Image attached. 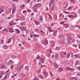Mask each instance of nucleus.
<instances>
[{
    "label": "nucleus",
    "mask_w": 80,
    "mask_h": 80,
    "mask_svg": "<svg viewBox=\"0 0 80 80\" xmlns=\"http://www.w3.org/2000/svg\"><path fill=\"white\" fill-rule=\"evenodd\" d=\"M1 68H5V66L2 65H1Z\"/></svg>",
    "instance_id": "79ce46f5"
},
{
    "label": "nucleus",
    "mask_w": 80,
    "mask_h": 80,
    "mask_svg": "<svg viewBox=\"0 0 80 80\" xmlns=\"http://www.w3.org/2000/svg\"><path fill=\"white\" fill-rule=\"evenodd\" d=\"M44 74L45 76H47V75H48V74H47V72H44Z\"/></svg>",
    "instance_id": "49530a36"
},
{
    "label": "nucleus",
    "mask_w": 80,
    "mask_h": 80,
    "mask_svg": "<svg viewBox=\"0 0 80 80\" xmlns=\"http://www.w3.org/2000/svg\"><path fill=\"white\" fill-rule=\"evenodd\" d=\"M2 32H8V29L6 28L3 29L2 30Z\"/></svg>",
    "instance_id": "bb28decb"
},
{
    "label": "nucleus",
    "mask_w": 80,
    "mask_h": 80,
    "mask_svg": "<svg viewBox=\"0 0 80 80\" xmlns=\"http://www.w3.org/2000/svg\"><path fill=\"white\" fill-rule=\"evenodd\" d=\"M69 68L68 67H67L65 69V70H66V71L69 70Z\"/></svg>",
    "instance_id": "c9c22d12"
},
{
    "label": "nucleus",
    "mask_w": 80,
    "mask_h": 80,
    "mask_svg": "<svg viewBox=\"0 0 80 80\" xmlns=\"http://www.w3.org/2000/svg\"><path fill=\"white\" fill-rule=\"evenodd\" d=\"M72 42H74L75 41V39L74 38H72V39H71Z\"/></svg>",
    "instance_id": "72a5a7b5"
},
{
    "label": "nucleus",
    "mask_w": 80,
    "mask_h": 80,
    "mask_svg": "<svg viewBox=\"0 0 80 80\" xmlns=\"http://www.w3.org/2000/svg\"><path fill=\"white\" fill-rule=\"evenodd\" d=\"M43 17H42V16H41L40 17V21H39V22H42L43 21Z\"/></svg>",
    "instance_id": "4be33fe9"
},
{
    "label": "nucleus",
    "mask_w": 80,
    "mask_h": 80,
    "mask_svg": "<svg viewBox=\"0 0 80 80\" xmlns=\"http://www.w3.org/2000/svg\"><path fill=\"white\" fill-rule=\"evenodd\" d=\"M70 1L72 3H75V0H70Z\"/></svg>",
    "instance_id": "58836bf2"
},
{
    "label": "nucleus",
    "mask_w": 80,
    "mask_h": 80,
    "mask_svg": "<svg viewBox=\"0 0 80 80\" xmlns=\"http://www.w3.org/2000/svg\"><path fill=\"white\" fill-rule=\"evenodd\" d=\"M56 48L57 50H58L60 49V47L58 46H57Z\"/></svg>",
    "instance_id": "a19ab883"
},
{
    "label": "nucleus",
    "mask_w": 80,
    "mask_h": 80,
    "mask_svg": "<svg viewBox=\"0 0 80 80\" xmlns=\"http://www.w3.org/2000/svg\"><path fill=\"white\" fill-rule=\"evenodd\" d=\"M48 16L50 19H52V16H51V15L49 14Z\"/></svg>",
    "instance_id": "09e8293b"
},
{
    "label": "nucleus",
    "mask_w": 80,
    "mask_h": 80,
    "mask_svg": "<svg viewBox=\"0 0 80 80\" xmlns=\"http://www.w3.org/2000/svg\"><path fill=\"white\" fill-rule=\"evenodd\" d=\"M12 64V60H10L9 61L8 63H7V65H11Z\"/></svg>",
    "instance_id": "0eeeda50"
},
{
    "label": "nucleus",
    "mask_w": 80,
    "mask_h": 80,
    "mask_svg": "<svg viewBox=\"0 0 80 80\" xmlns=\"http://www.w3.org/2000/svg\"><path fill=\"white\" fill-rule=\"evenodd\" d=\"M72 6H70L68 8V10H71V9H72Z\"/></svg>",
    "instance_id": "603ef678"
},
{
    "label": "nucleus",
    "mask_w": 80,
    "mask_h": 80,
    "mask_svg": "<svg viewBox=\"0 0 80 80\" xmlns=\"http://www.w3.org/2000/svg\"><path fill=\"white\" fill-rule=\"evenodd\" d=\"M9 32L10 33H13V30L12 29H11V28H9Z\"/></svg>",
    "instance_id": "1a4fd4ad"
},
{
    "label": "nucleus",
    "mask_w": 80,
    "mask_h": 80,
    "mask_svg": "<svg viewBox=\"0 0 80 80\" xmlns=\"http://www.w3.org/2000/svg\"><path fill=\"white\" fill-rule=\"evenodd\" d=\"M58 55H56L55 57L56 58H58Z\"/></svg>",
    "instance_id": "680f3d73"
},
{
    "label": "nucleus",
    "mask_w": 80,
    "mask_h": 80,
    "mask_svg": "<svg viewBox=\"0 0 80 80\" xmlns=\"http://www.w3.org/2000/svg\"><path fill=\"white\" fill-rule=\"evenodd\" d=\"M11 58H12V59H14L15 58V56L14 55H12L11 57Z\"/></svg>",
    "instance_id": "2f4dec72"
},
{
    "label": "nucleus",
    "mask_w": 80,
    "mask_h": 80,
    "mask_svg": "<svg viewBox=\"0 0 80 80\" xmlns=\"http://www.w3.org/2000/svg\"><path fill=\"white\" fill-rule=\"evenodd\" d=\"M71 57H73V52L71 53Z\"/></svg>",
    "instance_id": "e2e57ef3"
},
{
    "label": "nucleus",
    "mask_w": 80,
    "mask_h": 80,
    "mask_svg": "<svg viewBox=\"0 0 80 80\" xmlns=\"http://www.w3.org/2000/svg\"><path fill=\"white\" fill-rule=\"evenodd\" d=\"M69 70H70L71 71H73L74 70V69L73 68H69Z\"/></svg>",
    "instance_id": "e433bc0d"
},
{
    "label": "nucleus",
    "mask_w": 80,
    "mask_h": 80,
    "mask_svg": "<svg viewBox=\"0 0 80 80\" xmlns=\"http://www.w3.org/2000/svg\"><path fill=\"white\" fill-rule=\"evenodd\" d=\"M20 77H25V75L24 74H21L19 75Z\"/></svg>",
    "instance_id": "7c9ffc66"
},
{
    "label": "nucleus",
    "mask_w": 80,
    "mask_h": 80,
    "mask_svg": "<svg viewBox=\"0 0 80 80\" xmlns=\"http://www.w3.org/2000/svg\"><path fill=\"white\" fill-rule=\"evenodd\" d=\"M16 6L15 5H13V8H12V14H13L16 11Z\"/></svg>",
    "instance_id": "39448f33"
},
{
    "label": "nucleus",
    "mask_w": 80,
    "mask_h": 80,
    "mask_svg": "<svg viewBox=\"0 0 80 80\" xmlns=\"http://www.w3.org/2000/svg\"><path fill=\"white\" fill-rule=\"evenodd\" d=\"M59 43H61L62 44V43H64V42H62L61 41H59Z\"/></svg>",
    "instance_id": "338daca9"
},
{
    "label": "nucleus",
    "mask_w": 80,
    "mask_h": 80,
    "mask_svg": "<svg viewBox=\"0 0 80 80\" xmlns=\"http://www.w3.org/2000/svg\"><path fill=\"white\" fill-rule=\"evenodd\" d=\"M11 10H12V8H11L8 9V10L7 11V13H10L11 12Z\"/></svg>",
    "instance_id": "9d476101"
},
{
    "label": "nucleus",
    "mask_w": 80,
    "mask_h": 80,
    "mask_svg": "<svg viewBox=\"0 0 80 80\" xmlns=\"http://www.w3.org/2000/svg\"><path fill=\"white\" fill-rule=\"evenodd\" d=\"M33 36H34V37H35L37 36L38 37H40V35H37V34L33 35Z\"/></svg>",
    "instance_id": "4c0bfd02"
},
{
    "label": "nucleus",
    "mask_w": 80,
    "mask_h": 80,
    "mask_svg": "<svg viewBox=\"0 0 80 80\" xmlns=\"http://www.w3.org/2000/svg\"><path fill=\"white\" fill-rule=\"evenodd\" d=\"M39 65H40L41 67H44V66H45V65H43V63H44V61H45L44 59L42 58H40L39 59Z\"/></svg>",
    "instance_id": "7ed1b4c3"
},
{
    "label": "nucleus",
    "mask_w": 80,
    "mask_h": 80,
    "mask_svg": "<svg viewBox=\"0 0 80 80\" xmlns=\"http://www.w3.org/2000/svg\"><path fill=\"white\" fill-rule=\"evenodd\" d=\"M54 65V67L56 68H58V64H57L55 63Z\"/></svg>",
    "instance_id": "f8f14e48"
},
{
    "label": "nucleus",
    "mask_w": 80,
    "mask_h": 80,
    "mask_svg": "<svg viewBox=\"0 0 80 80\" xmlns=\"http://www.w3.org/2000/svg\"><path fill=\"white\" fill-rule=\"evenodd\" d=\"M7 77H8V75H5L4 78H3V80H6V79L7 78Z\"/></svg>",
    "instance_id": "f704fd0d"
},
{
    "label": "nucleus",
    "mask_w": 80,
    "mask_h": 80,
    "mask_svg": "<svg viewBox=\"0 0 80 80\" xmlns=\"http://www.w3.org/2000/svg\"><path fill=\"white\" fill-rule=\"evenodd\" d=\"M11 40H12V38H9L8 41V43H11Z\"/></svg>",
    "instance_id": "473e14b6"
},
{
    "label": "nucleus",
    "mask_w": 80,
    "mask_h": 80,
    "mask_svg": "<svg viewBox=\"0 0 80 80\" xmlns=\"http://www.w3.org/2000/svg\"><path fill=\"white\" fill-rule=\"evenodd\" d=\"M79 64V61H77L75 63V65H78Z\"/></svg>",
    "instance_id": "cd10ccee"
},
{
    "label": "nucleus",
    "mask_w": 80,
    "mask_h": 80,
    "mask_svg": "<svg viewBox=\"0 0 80 80\" xmlns=\"http://www.w3.org/2000/svg\"><path fill=\"white\" fill-rule=\"evenodd\" d=\"M51 2L49 5L50 7L52 4H53V3H55V0H51Z\"/></svg>",
    "instance_id": "6e6552de"
},
{
    "label": "nucleus",
    "mask_w": 80,
    "mask_h": 80,
    "mask_svg": "<svg viewBox=\"0 0 80 80\" xmlns=\"http://www.w3.org/2000/svg\"><path fill=\"white\" fill-rule=\"evenodd\" d=\"M63 27H66V28H67L68 27V25L67 24H64Z\"/></svg>",
    "instance_id": "2eb2a0df"
},
{
    "label": "nucleus",
    "mask_w": 80,
    "mask_h": 80,
    "mask_svg": "<svg viewBox=\"0 0 80 80\" xmlns=\"http://www.w3.org/2000/svg\"><path fill=\"white\" fill-rule=\"evenodd\" d=\"M77 16V14L75 13H74L73 15L68 14V17H70V18H75V17Z\"/></svg>",
    "instance_id": "20e7f679"
},
{
    "label": "nucleus",
    "mask_w": 80,
    "mask_h": 80,
    "mask_svg": "<svg viewBox=\"0 0 80 80\" xmlns=\"http://www.w3.org/2000/svg\"><path fill=\"white\" fill-rule=\"evenodd\" d=\"M3 42H4L3 40H1V44L3 43Z\"/></svg>",
    "instance_id": "4d7b16f0"
},
{
    "label": "nucleus",
    "mask_w": 80,
    "mask_h": 80,
    "mask_svg": "<svg viewBox=\"0 0 80 80\" xmlns=\"http://www.w3.org/2000/svg\"><path fill=\"white\" fill-rule=\"evenodd\" d=\"M25 24V22H23V23H21L22 25H24Z\"/></svg>",
    "instance_id": "69168bd1"
},
{
    "label": "nucleus",
    "mask_w": 80,
    "mask_h": 80,
    "mask_svg": "<svg viewBox=\"0 0 80 80\" xmlns=\"http://www.w3.org/2000/svg\"><path fill=\"white\" fill-rule=\"evenodd\" d=\"M3 75H5V73H4V72H2L1 73V75H0V78H2V76Z\"/></svg>",
    "instance_id": "4468645a"
},
{
    "label": "nucleus",
    "mask_w": 80,
    "mask_h": 80,
    "mask_svg": "<svg viewBox=\"0 0 80 80\" xmlns=\"http://www.w3.org/2000/svg\"><path fill=\"white\" fill-rule=\"evenodd\" d=\"M52 53V49H50V53Z\"/></svg>",
    "instance_id": "774afa93"
},
{
    "label": "nucleus",
    "mask_w": 80,
    "mask_h": 80,
    "mask_svg": "<svg viewBox=\"0 0 80 80\" xmlns=\"http://www.w3.org/2000/svg\"><path fill=\"white\" fill-rule=\"evenodd\" d=\"M25 68L26 69V70H29V67H28V66H26L25 67Z\"/></svg>",
    "instance_id": "b1692460"
},
{
    "label": "nucleus",
    "mask_w": 80,
    "mask_h": 80,
    "mask_svg": "<svg viewBox=\"0 0 80 80\" xmlns=\"http://www.w3.org/2000/svg\"><path fill=\"white\" fill-rule=\"evenodd\" d=\"M38 77L40 78H44V77L41 74L39 75Z\"/></svg>",
    "instance_id": "a211bd4d"
},
{
    "label": "nucleus",
    "mask_w": 80,
    "mask_h": 80,
    "mask_svg": "<svg viewBox=\"0 0 80 80\" xmlns=\"http://www.w3.org/2000/svg\"><path fill=\"white\" fill-rule=\"evenodd\" d=\"M22 31H23L24 30H26V28L24 27H22Z\"/></svg>",
    "instance_id": "a18cd8bd"
},
{
    "label": "nucleus",
    "mask_w": 80,
    "mask_h": 80,
    "mask_svg": "<svg viewBox=\"0 0 80 80\" xmlns=\"http://www.w3.org/2000/svg\"><path fill=\"white\" fill-rule=\"evenodd\" d=\"M21 19L22 20H25V18L23 17H22L21 18Z\"/></svg>",
    "instance_id": "6e6d98bb"
},
{
    "label": "nucleus",
    "mask_w": 80,
    "mask_h": 80,
    "mask_svg": "<svg viewBox=\"0 0 80 80\" xmlns=\"http://www.w3.org/2000/svg\"><path fill=\"white\" fill-rule=\"evenodd\" d=\"M23 67V65H22V63L19 62L17 64V70L18 71H20L22 68Z\"/></svg>",
    "instance_id": "f257e3e1"
},
{
    "label": "nucleus",
    "mask_w": 80,
    "mask_h": 80,
    "mask_svg": "<svg viewBox=\"0 0 80 80\" xmlns=\"http://www.w3.org/2000/svg\"><path fill=\"white\" fill-rule=\"evenodd\" d=\"M77 75L78 76H80V72H78Z\"/></svg>",
    "instance_id": "5fc2aeb1"
},
{
    "label": "nucleus",
    "mask_w": 80,
    "mask_h": 80,
    "mask_svg": "<svg viewBox=\"0 0 80 80\" xmlns=\"http://www.w3.org/2000/svg\"><path fill=\"white\" fill-rule=\"evenodd\" d=\"M41 6H42V4L39 3L36 4L33 6V9L34 10V12H37V7H41Z\"/></svg>",
    "instance_id": "f03ea898"
},
{
    "label": "nucleus",
    "mask_w": 80,
    "mask_h": 80,
    "mask_svg": "<svg viewBox=\"0 0 80 80\" xmlns=\"http://www.w3.org/2000/svg\"><path fill=\"white\" fill-rule=\"evenodd\" d=\"M41 34L42 35H43L44 34V32L43 31H41Z\"/></svg>",
    "instance_id": "3c124183"
},
{
    "label": "nucleus",
    "mask_w": 80,
    "mask_h": 80,
    "mask_svg": "<svg viewBox=\"0 0 80 80\" xmlns=\"http://www.w3.org/2000/svg\"><path fill=\"white\" fill-rule=\"evenodd\" d=\"M48 30L49 32H54L53 30H51V28L50 27H49L48 28Z\"/></svg>",
    "instance_id": "f3484780"
},
{
    "label": "nucleus",
    "mask_w": 80,
    "mask_h": 80,
    "mask_svg": "<svg viewBox=\"0 0 80 80\" xmlns=\"http://www.w3.org/2000/svg\"><path fill=\"white\" fill-rule=\"evenodd\" d=\"M56 33H57V31H55L53 34L54 37H55V36H56V34H55Z\"/></svg>",
    "instance_id": "c03bdc74"
},
{
    "label": "nucleus",
    "mask_w": 80,
    "mask_h": 80,
    "mask_svg": "<svg viewBox=\"0 0 80 80\" xmlns=\"http://www.w3.org/2000/svg\"><path fill=\"white\" fill-rule=\"evenodd\" d=\"M7 46L5 45H4L2 46V48H4V49H7Z\"/></svg>",
    "instance_id": "ddd939ff"
},
{
    "label": "nucleus",
    "mask_w": 80,
    "mask_h": 80,
    "mask_svg": "<svg viewBox=\"0 0 80 80\" xmlns=\"http://www.w3.org/2000/svg\"><path fill=\"white\" fill-rule=\"evenodd\" d=\"M63 54L64 55V56H65V55H66V52H63Z\"/></svg>",
    "instance_id": "bf43d9fd"
},
{
    "label": "nucleus",
    "mask_w": 80,
    "mask_h": 80,
    "mask_svg": "<svg viewBox=\"0 0 80 80\" xmlns=\"http://www.w3.org/2000/svg\"><path fill=\"white\" fill-rule=\"evenodd\" d=\"M60 78H58L56 79V80H60Z\"/></svg>",
    "instance_id": "0e129e2a"
},
{
    "label": "nucleus",
    "mask_w": 80,
    "mask_h": 80,
    "mask_svg": "<svg viewBox=\"0 0 80 80\" xmlns=\"http://www.w3.org/2000/svg\"><path fill=\"white\" fill-rule=\"evenodd\" d=\"M71 79H75V80H77V78H73V77H71Z\"/></svg>",
    "instance_id": "8fccbe9b"
},
{
    "label": "nucleus",
    "mask_w": 80,
    "mask_h": 80,
    "mask_svg": "<svg viewBox=\"0 0 80 80\" xmlns=\"http://www.w3.org/2000/svg\"><path fill=\"white\" fill-rule=\"evenodd\" d=\"M65 55L62 53L61 55L60 54V56L61 58H64V57H65Z\"/></svg>",
    "instance_id": "aec40b11"
},
{
    "label": "nucleus",
    "mask_w": 80,
    "mask_h": 80,
    "mask_svg": "<svg viewBox=\"0 0 80 80\" xmlns=\"http://www.w3.org/2000/svg\"><path fill=\"white\" fill-rule=\"evenodd\" d=\"M71 40H72V37H70L67 40V43H71Z\"/></svg>",
    "instance_id": "423d86ee"
},
{
    "label": "nucleus",
    "mask_w": 80,
    "mask_h": 80,
    "mask_svg": "<svg viewBox=\"0 0 80 80\" xmlns=\"http://www.w3.org/2000/svg\"><path fill=\"white\" fill-rule=\"evenodd\" d=\"M59 38H62V37H63V35H60L58 36Z\"/></svg>",
    "instance_id": "864d4df0"
},
{
    "label": "nucleus",
    "mask_w": 80,
    "mask_h": 80,
    "mask_svg": "<svg viewBox=\"0 0 80 80\" xmlns=\"http://www.w3.org/2000/svg\"><path fill=\"white\" fill-rule=\"evenodd\" d=\"M63 69L62 68H59L58 69L59 72H61L63 71Z\"/></svg>",
    "instance_id": "5701e85b"
},
{
    "label": "nucleus",
    "mask_w": 80,
    "mask_h": 80,
    "mask_svg": "<svg viewBox=\"0 0 80 80\" xmlns=\"http://www.w3.org/2000/svg\"><path fill=\"white\" fill-rule=\"evenodd\" d=\"M74 56L76 58H79V57H80V55H78L77 54H75L74 55Z\"/></svg>",
    "instance_id": "412c9836"
},
{
    "label": "nucleus",
    "mask_w": 80,
    "mask_h": 80,
    "mask_svg": "<svg viewBox=\"0 0 80 80\" xmlns=\"http://www.w3.org/2000/svg\"><path fill=\"white\" fill-rule=\"evenodd\" d=\"M37 72L38 73V74H40V73H41V70L39 69V70H38L37 71Z\"/></svg>",
    "instance_id": "6ab92c4d"
},
{
    "label": "nucleus",
    "mask_w": 80,
    "mask_h": 80,
    "mask_svg": "<svg viewBox=\"0 0 80 80\" xmlns=\"http://www.w3.org/2000/svg\"><path fill=\"white\" fill-rule=\"evenodd\" d=\"M77 44H78V45H80V41H78Z\"/></svg>",
    "instance_id": "13d9d810"
},
{
    "label": "nucleus",
    "mask_w": 80,
    "mask_h": 80,
    "mask_svg": "<svg viewBox=\"0 0 80 80\" xmlns=\"http://www.w3.org/2000/svg\"><path fill=\"white\" fill-rule=\"evenodd\" d=\"M48 40H45L44 41L42 42V43H44V44H45V45H47V44H48Z\"/></svg>",
    "instance_id": "9b49d317"
},
{
    "label": "nucleus",
    "mask_w": 80,
    "mask_h": 80,
    "mask_svg": "<svg viewBox=\"0 0 80 80\" xmlns=\"http://www.w3.org/2000/svg\"><path fill=\"white\" fill-rule=\"evenodd\" d=\"M16 24H15V23H13L12 22H10L9 23L10 25H15Z\"/></svg>",
    "instance_id": "dca6fc26"
},
{
    "label": "nucleus",
    "mask_w": 80,
    "mask_h": 80,
    "mask_svg": "<svg viewBox=\"0 0 80 80\" xmlns=\"http://www.w3.org/2000/svg\"><path fill=\"white\" fill-rule=\"evenodd\" d=\"M0 12H4L3 8H2L0 9Z\"/></svg>",
    "instance_id": "c756f323"
},
{
    "label": "nucleus",
    "mask_w": 80,
    "mask_h": 80,
    "mask_svg": "<svg viewBox=\"0 0 80 80\" xmlns=\"http://www.w3.org/2000/svg\"><path fill=\"white\" fill-rule=\"evenodd\" d=\"M20 32V31L18 29H16V32L17 34H19Z\"/></svg>",
    "instance_id": "a878e982"
},
{
    "label": "nucleus",
    "mask_w": 80,
    "mask_h": 80,
    "mask_svg": "<svg viewBox=\"0 0 80 80\" xmlns=\"http://www.w3.org/2000/svg\"><path fill=\"white\" fill-rule=\"evenodd\" d=\"M54 8V6L52 5V7L50 8L51 10H53Z\"/></svg>",
    "instance_id": "de8ad7c7"
},
{
    "label": "nucleus",
    "mask_w": 80,
    "mask_h": 80,
    "mask_svg": "<svg viewBox=\"0 0 80 80\" xmlns=\"http://www.w3.org/2000/svg\"><path fill=\"white\" fill-rule=\"evenodd\" d=\"M25 5L24 4H23L20 7V8H24V7H25Z\"/></svg>",
    "instance_id": "393cba45"
},
{
    "label": "nucleus",
    "mask_w": 80,
    "mask_h": 80,
    "mask_svg": "<svg viewBox=\"0 0 80 80\" xmlns=\"http://www.w3.org/2000/svg\"><path fill=\"white\" fill-rule=\"evenodd\" d=\"M34 22H35V24H36V25L39 24V22H38L34 21Z\"/></svg>",
    "instance_id": "ea45409f"
},
{
    "label": "nucleus",
    "mask_w": 80,
    "mask_h": 80,
    "mask_svg": "<svg viewBox=\"0 0 80 80\" xmlns=\"http://www.w3.org/2000/svg\"><path fill=\"white\" fill-rule=\"evenodd\" d=\"M26 33L29 32V31L28 29H26Z\"/></svg>",
    "instance_id": "052dcab7"
},
{
    "label": "nucleus",
    "mask_w": 80,
    "mask_h": 80,
    "mask_svg": "<svg viewBox=\"0 0 80 80\" xmlns=\"http://www.w3.org/2000/svg\"><path fill=\"white\" fill-rule=\"evenodd\" d=\"M70 53L68 54L66 56V58H68L70 57Z\"/></svg>",
    "instance_id": "c85d7f7f"
},
{
    "label": "nucleus",
    "mask_w": 80,
    "mask_h": 80,
    "mask_svg": "<svg viewBox=\"0 0 80 80\" xmlns=\"http://www.w3.org/2000/svg\"><path fill=\"white\" fill-rule=\"evenodd\" d=\"M39 58H40V57L39 56H37L36 57V59H37V60H39Z\"/></svg>",
    "instance_id": "37998d69"
}]
</instances>
